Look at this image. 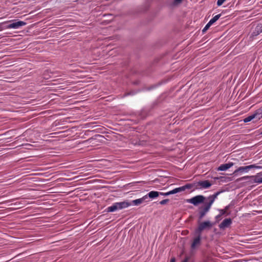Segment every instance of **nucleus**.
<instances>
[{
  "label": "nucleus",
  "instance_id": "20",
  "mask_svg": "<svg viewBox=\"0 0 262 262\" xmlns=\"http://www.w3.org/2000/svg\"><path fill=\"white\" fill-rule=\"evenodd\" d=\"M168 202H169L168 199H165V200H163L161 201V202H160V204L161 205H165Z\"/></svg>",
  "mask_w": 262,
  "mask_h": 262
},
{
  "label": "nucleus",
  "instance_id": "16",
  "mask_svg": "<svg viewBox=\"0 0 262 262\" xmlns=\"http://www.w3.org/2000/svg\"><path fill=\"white\" fill-rule=\"evenodd\" d=\"M254 119H255L256 120V117L254 115V114L245 118L244 119V121L245 122H248L251 121L252 120H253Z\"/></svg>",
  "mask_w": 262,
  "mask_h": 262
},
{
  "label": "nucleus",
  "instance_id": "24",
  "mask_svg": "<svg viewBox=\"0 0 262 262\" xmlns=\"http://www.w3.org/2000/svg\"><path fill=\"white\" fill-rule=\"evenodd\" d=\"M221 216H222L220 215V214L216 216L215 218L217 221H219L221 220Z\"/></svg>",
  "mask_w": 262,
  "mask_h": 262
},
{
  "label": "nucleus",
  "instance_id": "14",
  "mask_svg": "<svg viewBox=\"0 0 262 262\" xmlns=\"http://www.w3.org/2000/svg\"><path fill=\"white\" fill-rule=\"evenodd\" d=\"M234 164L232 162H229L226 164H222L220 167H219L217 170L220 171H225L231 167Z\"/></svg>",
  "mask_w": 262,
  "mask_h": 262
},
{
  "label": "nucleus",
  "instance_id": "29",
  "mask_svg": "<svg viewBox=\"0 0 262 262\" xmlns=\"http://www.w3.org/2000/svg\"><path fill=\"white\" fill-rule=\"evenodd\" d=\"M260 29H261V31H262V25H261V26L260 27Z\"/></svg>",
  "mask_w": 262,
  "mask_h": 262
},
{
  "label": "nucleus",
  "instance_id": "6",
  "mask_svg": "<svg viewBox=\"0 0 262 262\" xmlns=\"http://www.w3.org/2000/svg\"><path fill=\"white\" fill-rule=\"evenodd\" d=\"M205 199V198L202 195H196L191 199H188L187 202L189 203L192 204L194 206H197L199 204L203 203Z\"/></svg>",
  "mask_w": 262,
  "mask_h": 262
},
{
  "label": "nucleus",
  "instance_id": "11",
  "mask_svg": "<svg viewBox=\"0 0 262 262\" xmlns=\"http://www.w3.org/2000/svg\"><path fill=\"white\" fill-rule=\"evenodd\" d=\"M159 195V192L156 191H151L147 194L145 195V196H147V200H150L149 199H154L158 197Z\"/></svg>",
  "mask_w": 262,
  "mask_h": 262
},
{
  "label": "nucleus",
  "instance_id": "12",
  "mask_svg": "<svg viewBox=\"0 0 262 262\" xmlns=\"http://www.w3.org/2000/svg\"><path fill=\"white\" fill-rule=\"evenodd\" d=\"M251 179L254 183H262V171L257 173L255 176H252Z\"/></svg>",
  "mask_w": 262,
  "mask_h": 262
},
{
  "label": "nucleus",
  "instance_id": "22",
  "mask_svg": "<svg viewBox=\"0 0 262 262\" xmlns=\"http://www.w3.org/2000/svg\"><path fill=\"white\" fill-rule=\"evenodd\" d=\"M182 0H174L173 4L174 5H177L180 4L182 2Z\"/></svg>",
  "mask_w": 262,
  "mask_h": 262
},
{
  "label": "nucleus",
  "instance_id": "17",
  "mask_svg": "<svg viewBox=\"0 0 262 262\" xmlns=\"http://www.w3.org/2000/svg\"><path fill=\"white\" fill-rule=\"evenodd\" d=\"M221 14H219L215 16H214L212 19H211L209 21L210 24H211L212 25L215 23L216 20L219 19V18L221 17Z\"/></svg>",
  "mask_w": 262,
  "mask_h": 262
},
{
  "label": "nucleus",
  "instance_id": "28",
  "mask_svg": "<svg viewBox=\"0 0 262 262\" xmlns=\"http://www.w3.org/2000/svg\"><path fill=\"white\" fill-rule=\"evenodd\" d=\"M2 27L0 26V31H2Z\"/></svg>",
  "mask_w": 262,
  "mask_h": 262
},
{
  "label": "nucleus",
  "instance_id": "10",
  "mask_svg": "<svg viewBox=\"0 0 262 262\" xmlns=\"http://www.w3.org/2000/svg\"><path fill=\"white\" fill-rule=\"evenodd\" d=\"M147 196H143L142 198L136 199L132 201V202H129L131 203V205L134 206H139L141 204L148 203L150 201V200H146Z\"/></svg>",
  "mask_w": 262,
  "mask_h": 262
},
{
  "label": "nucleus",
  "instance_id": "23",
  "mask_svg": "<svg viewBox=\"0 0 262 262\" xmlns=\"http://www.w3.org/2000/svg\"><path fill=\"white\" fill-rule=\"evenodd\" d=\"M220 214L221 216L224 215L226 213V210H224V209H221V210H220Z\"/></svg>",
  "mask_w": 262,
  "mask_h": 262
},
{
  "label": "nucleus",
  "instance_id": "7",
  "mask_svg": "<svg viewBox=\"0 0 262 262\" xmlns=\"http://www.w3.org/2000/svg\"><path fill=\"white\" fill-rule=\"evenodd\" d=\"M196 236L192 240L191 245V252H193L195 249H196L201 244V235L195 234Z\"/></svg>",
  "mask_w": 262,
  "mask_h": 262
},
{
  "label": "nucleus",
  "instance_id": "5",
  "mask_svg": "<svg viewBox=\"0 0 262 262\" xmlns=\"http://www.w3.org/2000/svg\"><path fill=\"white\" fill-rule=\"evenodd\" d=\"M212 183L208 180L200 181L193 184L194 188L196 189H205L209 188Z\"/></svg>",
  "mask_w": 262,
  "mask_h": 262
},
{
  "label": "nucleus",
  "instance_id": "15",
  "mask_svg": "<svg viewBox=\"0 0 262 262\" xmlns=\"http://www.w3.org/2000/svg\"><path fill=\"white\" fill-rule=\"evenodd\" d=\"M254 115L256 120H258L262 118V107L255 111Z\"/></svg>",
  "mask_w": 262,
  "mask_h": 262
},
{
  "label": "nucleus",
  "instance_id": "25",
  "mask_svg": "<svg viewBox=\"0 0 262 262\" xmlns=\"http://www.w3.org/2000/svg\"><path fill=\"white\" fill-rule=\"evenodd\" d=\"M189 259L188 257H186L184 260H183L182 262H188Z\"/></svg>",
  "mask_w": 262,
  "mask_h": 262
},
{
  "label": "nucleus",
  "instance_id": "18",
  "mask_svg": "<svg viewBox=\"0 0 262 262\" xmlns=\"http://www.w3.org/2000/svg\"><path fill=\"white\" fill-rule=\"evenodd\" d=\"M211 25H212V24H210V22L209 21L203 29L202 32L204 33L208 29V28L211 26Z\"/></svg>",
  "mask_w": 262,
  "mask_h": 262
},
{
  "label": "nucleus",
  "instance_id": "4",
  "mask_svg": "<svg viewBox=\"0 0 262 262\" xmlns=\"http://www.w3.org/2000/svg\"><path fill=\"white\" fill-rule=\"evenodd\" d=\"M191 188V185H186L185 186H183L180 187L176 188H175L171 191H169L167 192H166V193L161 192H159V193H160V195L167 196V195H169L170 194H175L177 193L184 191L186 189H190Z\"/></svg>",
  "mask_w": 262,
  "mask_h": 262
},
{
  "label": "nucleus",
  "instance_id": "27",
  "mask_svg": "<svg viewBox=\"0 0 262 262\" xmlns=\"http://www.w3.org/2000/svg\"><path fill=\"white\" fill-rule=\"evenodd\" d=\"M170 262H175V259L174 258H172L171 259V261Z\"/></svg>",
  "mask_w": 262,
  "mask_h": 262
},
{
  "label": "nucleus",
  "instance_id": "13",
  "mask_svg": "<svg viewBox=\"0 0 262 262\" xmlns=\"http://www.w3.org/2000/svg\"><path fill=\"white\" fill-rule=\"evenodd\" d=\"M232 223V221L230 219H225L219 225L221 229H225L229 227Z\"/></svg>",
  "mask_w": 262,
  "mask_h": 262
},
{
  "label": "nucleus",
  "instance_id": "9",
  "mask_svg": "<svg viewBox=\"0 0 262 262\" xmlns=\"http://www.w3.org/2000/svg\"><path fill=\"white\" fill-rule=\"evenodd\" d=\"M257 166H255V165H250L248 166H241L238 167L237 169H236L234 171V174H236L238 172L243 173V172H247L250 169L253 168H257Z\"/></svg>",
  "mask_w": 262,
  "mask_h": 262
},
{
  "label": "nucleus",
  "instance_id": "26",
  "mask_svg": "<svg viewBox=\"0 0 262 262\" xmlns=\"http://www.w3.org/2000/svg\"><path fill=\"white\" fill-rule=\"evenodd\" d=\"M228 208H229V207H228V206H226V207L225 208L224 210H226V211L227 212V210L228 209Z\"/></svg>",
  "mask_w": 262,
  "mask_h": 262
},
{
  "label": "nucleus",
  "instance_id": "2",
  "mask_svg": "<svg viewBox=\"0 0 262 262\" xmlns=\"http://www.w3.org/2000/svg\"><path fill=\"white\" fill-rule=\"evenodd\" d=\"M131 206V203L128 201L114 203L112 206L107 208V212H114L117 210L122 209Z\"/></svg>",
  "mask_w": 262,
  "mask_h": 262
},
{
  "label": "nucleus",
  "instance_id": "8",
  "mask_svg": "<svg viewBox=\"0 0 262 262\" xmlns=\"http://www.w3.org/2000/svg\"><path fill=\"white\" fill-rule=\"evenodd\" d=\"M11 23L10 24L6 26L7 29H18L20 27L26 25V23L23 21H13V20L10 21Z\"/></svg>",
  "mask_w": 262,
  "mask_h": 262
},
{
  "label": "nucleus",
  "instance_id": "1",
  "mask_svg": "<svg viewBox=\"0 0 262 262\" xmlns=\"http://www.w3.org/2000/svg\"><path fill=\"white\" fill-rule=\"evenodd\" d=\"M220 194V192H217L215 194L210 195L207 199L208 202H206L204 206L200 208L199 211V218L200 219H203V217L206 215V214L210 210L211 205L213 203L215 200L217 198V195Z\"/></svg>",
  "mask_w": 262,
  "mask_h": 262
},
{
  "label": "nucleus",
  "instance_id": "19",
  "mask_svg": "<svg viewBox=\"0 0 262 262\" xmlns=\"http://www.w3.org/2000/svg\"><path fill=\"white\" fill-rule=\"evenodd\" d=\"M249 178H251V176H244L238 179V181L247 180Z\"/></svg>",
  "mask_w": 262,
  "mask_h": 262
},
{
  "label": "nucleus",
  "instance_id": "3",
  "mask_svg": "<svg viewBox=\"0 0 262 262\" xmlns=\"http://www.w3.org/2000/svg\"><path fill=\"white\" fill-rule=\"evenodd\" d=\"M213 225V223L209 221L201 222L199 224V226L195 229L194 233L195 234L201 235L202 232L204 230L210 229Z\"/></svg>",
  "mask_w": 262,
  "mask_h": 262
},
{
  "label": "nucleus",
  "instance_id": "21",
  "mask_svg": "<svg viewBox=\"0 0 262 262\" xmlns=\"http://www.w3.org/2000/svg\"><path fill=\"white\" fill-rule=\"evenodd\" d=\"M226 0H218L217 2V5L218 6H221Z\"/></svg>",
  "mask_w": 262,
  "mask_h": 262
}]
</instances>
